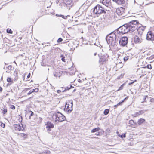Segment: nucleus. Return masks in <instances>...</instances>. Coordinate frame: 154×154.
<instances>
[{
  "label": "nucleus",
  "instance_id": "obj_1",
  "mask_svg": "<svg viewBox=\"0 0 154 154\" xmlns=\"http://www.w3.org/2000/svg\"><path fill=\"white\" fill-rule=\"evenodd\" d=\"M138 23V22L135 20L130 21L118 28L117 30V33L122 34H124L128 32L131 33L137 29L138 34L139 36H141L145 29V28L143 26L138 27L137 25Z\"/></svg>",
  "mask_w": 154,
  "mask_h": 154
},
{
  "label": "nucleus",
  "instance_id": "obj_2",
  "mask_svg": "<svg viewBox=\"0 0 154 154\" xmlns=\"http://www.w3.org/2000/svg\"><path fill=\"white\" fill-rule=\"evenodd\" d=\"M106 11H107V10L105 9L104 7H102L99 5H97L94 7L93 10V12L94 14L97 15V16H98L99 15L102 14H106Z\"/></svg>",
  "mask_w": 154,
  "mask_h": 154
},
{
  "label": "nucleus",
  "instance_id": "obj_3",
  "mask_svg": "<svg viewBox=\"0 0 154 154\" xmlns=\"http://www.w3.org/2000/svg\"><path fill=\"white\" fill-rule=\"evenodd\" d=\"M111 35H112V37L110 36H107L106 37V39L108 44L112 45H114L116 41H117V35L115 33L112 32Z\"/></svg>",
  "mask_w": 154,
  "mask_h": 154
},
{
  "label": "nucleus",
  "instance_id": "obj_4",
  "mask_svg": "<svg viewBox=\"0 0 154 154\" xmlns=\"http://www.w3.org/2000/svg\"><path fill=\"white\" fill-rule=\"evenodd\" d=\"M53 117L55 119L56 121H57L59 122L63 121L66 119L65 116L60 112H57L55 115H54Z\"/></svg>",
  "mask_w": 154,
  "mask_h": 154
},
{
  "label": "nucleus",
  "instance_id": "obj_5",
  "mask_svg": "<svg viewBox=\"0 0 154 154\" xmlns=\"http://www.w3.org/2000/svg\"><path fill=\"white\" fill-rule=\"evenodd\" d=\"M73 102L72 100H69L66 102L65 107L66 111L70 112L72 110Z\"/></svg>",
  "mask_w": 154,
  "mask_h": 154
},
{
  "label": "nucleus",
  "instance_id": "obj_6",
  "mask_svg": "<svg viewBox=\"0 0 154 154\" xmlns=\"http://www.w3.org/2000/svg\"><path fill=\"white\" fill-rule=\"evenodd\" d=\"M128 38L126 37H123L119 41L120 45L122 46H124L127 44Z\"/></svg>",
  "mask_w": 154,
  "mask_h": 154
},
{
  "label": "nucleus",
  "instance_id": "obj_7",
  "mask_svg": "<svg viewBox=\"0 0 154 154\" xmlns=\"http://www.w3.org/2000/svg\"><path fill=\"white\" fill-rule=\"evenodd\" d=\"M153 33H152L150 31L148 32L146 34V39L148 40L152 41L153 42H154L153 40Z\"/></svg>",
  "mask_w": 154,
  "mask_h": 154
},
{
  "label": "nucleus",
  "instance_id": "obj_8",
  "mask_svg": "<svg viewBox=\"0 0 154 154\" xmlns=\"http://www.w3.org/2000/svg\"><path fill=\"white\" fill-rule=\"evenodd\" d=\"M124 8H117L116 10V14L119 16H121L124 14Z\"/></svg>",
  "mask_w": 154,
  "mask_h": 154
},
{
  "label": "nucleus",
  "instance_id": "obj_9",
  "mask_svg": "<svg viewBox=\"0 0 154 154\" xmlns=\"http://www.w3.org/2000/svg\"><path fill=\"white\" fill-rule=\"evenodd\" d=\"M13 128L16 131L23 130L24 129L23 127L21 128L20 125L17 124L14 125L13 126Z\"/></svg>",
  "mask_w": 154,
  "mask_h": 154
},
{
  "label": "nucleus",
  "instance_id": "obj_10",
  "mask_svg": "<svg viewBox=\"0 0 154 154\" xmlns=\"http://www.w3.org/2000/svg\"><path fill=\"white\" fill-rule=\"evenodd\" d=\"M134 40L135 43H140L142 42L141 36H138L137 35H135L134 36Z\"/></svg>",
  "mask_w": 154,
  "mask_h": 154
},
{
  "label": "nucleus",
  "instance_id": "obj_11",
  "mask_svg": "<svg viewBox=\"0 0 154 154\" xmlns=\"http://www.w3.org/2000/svg\"><path fill=\"white\" fill-rule=\"evenodd\" d=\"M54 127V125L50 122H48L46 124V128L47 131H51L50 128H53Z\"/></svg>",
  "mask_w": 154,
  "mask_h": 154
},
{
  "label": "nucleus",
  "instance_id": "obj_12",
  "mask_svg": "<svg viewBox=\"0 0 154 154\" xmlns=\"http://www.w3.org/2000/svg\"><path fill=\"white\" fill-rule=\"evenodd\" d=\"M102 3L106 7H109L111 5V2L109 0H103Z\"/></svg>",
  "mask_w": 154,
  "mask_h": 154
},
{
  "label": "nucleus",
  "instance_id": "obj_13",
  "mask_svg": "<svg viewBox=\"0 0 154 154\" xmlns=\"http://www.w3.org/2000/svg\"><path fill=\"white\" fill-rule=\"evenodd\" d=\"M114 2L119 5H121L125 3V0H112Z\"/></svg>",
  "mask_w": 154,
  "mask_h": 154
},
{
  "label": "nucleus",
  "instance_id": "obj_14",
  "mask_svg": "<svg viewBox=\"0 0 154 154\" xmlns=\"http://www.w3.org/2000/svg\"><path fill=\"white\" fill-rule=\"evenodd\" d=\"M144 113V112L143 110H140L138 112H137L135 113L134 114V116L135 117H137L139 115H141Z\"/></svg>",
  "mask_w": 154,
  "mask_h": 154
},
{
  "label": "nucleus",
  "instance_id": "obj_15",
  "mask_svg": "<svg viewBox=\"0 0 154 154\" xmlns=\"http://www.w3.org/2000/svg\"><path fill=\"white\" fill-rule=\"evenodd\" d=\"M145 121L144 119L143 118H140L137 121V123L138 125H140L143 123Z\"/></svg>",
  "mask_w": 154,
  "mask_h": 154
},
{
  "label": "nucleus",
  "instance_id": "obj_16",
  "mask_svg": "<svg viewBox=\"0 0 154 154\" xmlns=\"http://www.w3.org/2000/svg\"><path fill=\"white\" fill-rule=\"evenodd\" d=\"M64 2L66 5H71L72 4V0H64Z\"/></svg>",
  "mask_w": 154,
  "mask_h": 154
},
{
  "label": "nucleus",
  "instance_id": "obj_17",
  "mask_svg": "<svg viewBox=\"0 0 154 154\" xmlns=\"http://www.w3.org/2000/svg\"><path fill=\"white\" fill-rule=\"evenodd\" d=\"M61 74L59 72H54V75L56 77H60L61 76Z\"/></svg>",
  "mask_w": 154,
  "mask_h": 154
},
{
  "label": "nucleus",
  "instance_id": "obj_18",
  "mask_svg": "<svg viewBox=\"0 0 154 154\" xmlns=\"http://www.w3.org/2000/svg\"><path fill=\"white\" fill-rule=\"evenodd\" d=\"M148 98V97L147 95L143 96L142 98V99L143 100L141 102V103H143L144 102H146V100L147 98Z\"/></svg>",
  "mask_w": 154,
  "mask_h": 154
},
{
  "label": "nucleus",
  "instance_id": "obj_19",
  "mask_svg": "<svg viewBox=\"0 0 154 154\" xmlns=\"http://www.w3.org/2000/svg\"><path fill=\"white\" fill-rule=\"evenodd\" d=\"M123 64L122 62H119L116 64V67L119 68H121L122 67Z\"/></svg>",
  "mask_w": 154,
  "mask_h": 154
},
{
  "label": "nucleus",
  "instance_id": "obj_20",
  "mask_svg": "<svg viewBox=\"0 0 154 154\" xmlns=\"http://www.w3.org/2000/svg\"><path fill=\"white\" fill-rule=\"evenodd\" d=\"M100 130V128L99 127H97L96 128H94L91 131V133H94L96 132L97 131H98L99 130Z\"/></svg>",
  "mask_w": 154,
  "mask_h": 154
},
{
  "label": "nucleus",
  "instance_id": "obj_21",
  "mask_svg": "<svg viewBox=\"0 0 154 154\" xmlns=\"http://www.w3.org/2000/svg\"><path fill=\"white\" fill-rule=\"evenodd\" d=\"M7 81L8 82L11 83L10 85H11L13 83V80H12L11 78L10 77L8 78L7 79Z\"/></svg>",
  "mask_w": 154,
  "mask_h": 154
},
{
  "label": "nucleus",
  "instance_id": "obj_22",
  "mask_svg": "<svg viewBox=\"0 0 154 154\" xmlns=\"http://www.w3.org/2000/svg\"><path fill=\"white\" fill-rule=\"evenodd\" d=\"M19 135L20 137H23L24 139H25L27 137L26 134H25L20 133Z\"/></svg>",
  "mask_w": 154,
  "mask_h": 154
},
{
  "label": "nucleus",
  "instance_id": "obj_23",
  "mask_svg": "<svg viewBox=\"0 0 154 154\" xmlns=\"http://www.w3.org/2000/svg\"><path fill=\"white\" fill-rule=\"evenodd\" d=\"M28 113L30 114V115L29 116V119H31V116H33V115L34 114V113L33 112H32V111H29L28 112Z\"/></svg>",
  "mask_w": 154,
  "mask_h": 154
},
{
  "label": "nucleus",
  "instance_id": "obj_24",
  "mask_svg": "<svg viewBox=\"0 0 154 154\" xmlns=\"http://www.w3.org/2000/svg\"><path fill=\"white\" fill-rule=\"evenodd\" d=\"M109 109H106L105 110L104 112V114L105 115H107L109 112Z\"/></svg>",
  "mask_w": 154,
  "mask_h": 154
},
{
  "label": "nucleus",
  "instance_id": "obj_25",
  "mask_svg": "<svg viewBox=\"0 0 154 154\" xmlns=\"http://www.w3.org/2000/svg\"><path fill=\"white\" fill-rule=\"evenodd\" d=\"M129 123L132 125H135L136 123L134 122V121L133 120H130L129 121Z\"/></svg>",
  "mask_w": 154,
  "mask_h": 154
},
{
  "label": "nucleus",
  "instance_id": "obj_26",
  "mask_svg": "<svg viewBox=\"0 0 154 154\" xmlns=\"http://www.w3.org/2000/svg\"><path fill=\"white\" fill-rule=\"evenodd\" d=\"M56 16H58V17H61L62 18L64 19H66L67 18V16H64V15H58V14H56Z\"/></svg>",
  "mask_w": 154,
  "mask_h": 154
},
{
  "label": "nucleus",
  "instance_id": "obj_27",
  "mask_svg": "<svg viewBox=\"0 0 154 154\" xmlns=\"http://www.w3.org/2000/svg\"><path fill=\"white\" fill-rule=\"evenodd\" d=\"M60 57H62L61 60L62 61L64 62H66L65 59V57L63 55H62L60 56Z\"/></svg>",
  "mask_w": 154,
  "mask_h": 154
},
{
  "label": "nucleus",
  "instance_id": "obj_28",
  "mask_svg": "<svg viewBox=\"0 0 154 154\" xmlns=\"http://www.w3.org/2000/svg\"><path fill=\"white\" fill-rule=\"evenodd\" d=\"M7 32L8 33L12 34L13 32L10 29H7Z\"/></svg>",
  "mask_w": 154,
  "mask_h": 154
},
{
  "label": "nucleus",
  "instance_id": "obj_29",
  "mask_svg": "<svg viewBox=\"0 0 154 154\" xmlns=\"http://www.w3.org/2000/svg\"><path fill=\"white\" fill-rule=\"evenodd\" d=\"M7 112V109H4L2 110V112L3 114H6Z\"/></svg>",
  "mask_w": 154,
  "mask_h": 154
},
{
  "label": "nucleus",
  "instance_id": "obj_30",
  "mask_svg": "<svg viewBox=\"0 0 154 154\" xmlns=\"http://www.w3.org/2000/svg\"><path fill=\"white\" fill-rule=\"evenodd\" d=\"M128 56H126V57H122V58H123V60H124V62H126L127 61V60H128Z\"/></svg>",
  "mask_w": 154,
  "mask_h": 154
},
{
  "label": "nucleus",
  "instance_id": "obj_31",
  "mask_svg": "<svg viewBox=\"0 0 154 154\" xmlns=\"http://www.w3.org/2000/svg\"><path fill=\"white\" fill-rule=\"evenodd\" d=\"M43 154H51V152L49 151H46L43 152Z\"/></svg>",
  "mask_w": 154,
  "mask_h": 154
},
{
  "label": "nucleus",
  "instance_id": "obj_32",
  "mask_svg": "<svg viewBox=\"0 0 154 154\" xmlns=\"http://www.w3.org/2000/svg\"><path fill=\"white\" fill-rule=\"evenodd\" d=\"M124 84L122 85L119 88L118 91L122 89L123 88V86Z\"/></svg>",
  "mask_w": 154,
  "mask_h": 154
},
{
  "label": "nucleus",
  "instance_id": "obj_33",
  "mask_svg": "<svg viewBox=\"0 0 154 154\" xmlns=\"http://www.w3.org/2000/svg\"><path fill=\"white\" fill-rule=\"evenodd\" d=\"M10 108L12 109H15V107L14 105H11L10 107Z\"/></svg>",
  "mask_w": 154,
  "mask_h": 154
},
{
  "label": "nucleus",
  "instance_id": "obj_34",
  "mask_svg": "<svg viewBox=\"0 0 154 154\" xmlns=\"http://www.w3.org/2000/svg\"><path fill=\"white\" fill-rule=\"evenodd\" d=\"M120 136L121 138L125 137H126L125 134H123Z\"/></svg>",
  "mask_w": 154,
  "mask_h": 154
},
{
  "label": "nucleus",
  "instance_id": "obj_35",
  "mask_svg": "<svg viewBox=\"0 0 154 154\" xmlns=\"http://www.w3.org/2000/svg\"><path fill=\"white\" fill-rule=\"evenodd\" d=\"M147 68L150 69H151L152 68V67L151 64L147 65Z\"/></svg>",
  "mask_w": 154,
  "mask_h": 154
},
{
  "label": "nucleus",
  "instance_id": "obj_36",
  "mask_svg": "<svg viewBox=\"0 0 154 154\" xmlns=\"http://www.w3.org/2000/svg\"><path fill=\"white\" fill-rule=\"evenodd\" d=\"M124 100H122L121 102H119L117 104L118 105V106L121 105L122 103H123L124 102Z\"/></svg>",
  "mask_w": 154,
  "mask_h": 154
},
{
  "label": "nucleus",
  "instance_id": "obj_37",
  "mask_svg": "<svg viewBox=\"0 0 154 154\" xmlns=\"http://www.w3.org/2000/svg\"><path fill=\"white\" fill-rule=\"evenodd\" d=\"M136 80H134V81H133V82H132L129 83H128V85H132V84H133V83H134V82H136Z\"/></svg>",
  "mask_w": 154,
  "mask_h": 154
},
{
  "label": "nucleus",
  "instance_id": "obj_38",
  "mask_svg": "<svg viewBox=\"0 0 154 154\" xmlns=\"http://www.w3.org/2000/svg\"><path fill=\"white\" fill-rule=\"evenodd\" d=\"M151 98L150 100V102L151 103H154V98Z\"/></svg>",
  "mask_w": 154,
  "mask_h": 154
},
{
  "label": "nucleus",
  "instance_id": "obj_39",
  "mask_svg": "<svg viewBox=\"0 0 154 154\" xmlns=\"http://www.w3.org/2000/svg\"><path fill=\"white\" fill-rule=\"evenodd\" d=\"M62 39L61 38H59L57 40V42H60L62 41Z\"/></svg>",
  "mask_w": 154,
  "mask_h": 154
},
{
  "label": "nucleus",
  "instance_id": "obj_40",
  "mask_svg": "<svg viewBox=\"0 0 154 154\" xmlns=\"http://www.w3.org/2000/svg\"><path fill=\"white\" fill-rule=\"evenodd\" d=\"M12 68V66L9 65L8 66V69L9 70H10L11 69V68Z\"/></svg>",
  "mask_w": 154,
  "mask_h": 154
},
{
  "label": "nucleus",
  "instance_id": "obj_41",
  "mask_svg": "<svg viewBox=\"0 0 154 154\" xmlns=\"http://www.w3.org/2000/svg\"><path fill=\"white\" fill-rule=\"evenodd\" d=\"M32 93L31 92V90L27 93V95H30L31 94H32Z\"/></svg>",
  "mask_w": 154,
  "mask_h": 154
},
{
  "label": "nucleus",
  "instance_id": "obj_42",
  "mask_svg": "<svg viewBox=\"0 0 154 154\" xmlns=\"http://www.w3.org/2000/svg\"><path fill=\"white\" fill-rule=\"evenodd\" d=\"M38 89L37 88H36L35 89V92H37L38 91Z\"/></svg>",
  "mask_w": 154,
  "mask_h": 154
},
{
  "label": "nucleus",
  "instance_id": "obj_43",
  "mask_svg": "<svg viewBox=\"0 0 154 154\" xmlns=\"http://www.w3.org/2000/svg\"><path fill=\"white\" fill-rule=\"evenodd\" d=\"M118 106V105L117 104L116 105H114V109H116L117 108Z\"/></svg>",
  "mask_w": 154,
  "mask_h": 154
},
{
  "label": "nucleus",
  "instance_id": "obj_44",
  "mask_svg": "<svg viewBox=\"0 0 154 154\" xmlns=\"http://www.w3.org/2000/svg\"><path fill=\"white\" fill-rule=\"evenodd\" d=\"M41 65L42 66H46V65L45 64H44V63H41Z\"/></svg>",
  "mask_w": 154,
  "mask_h": 154
},
{
  "label": "nucleus",
  "instance_id": "obj_45",
  "mask_svg": "<svg viewBox=\"0 0 154 154\" xmlns=\"http://www.w3.org/2000/svg\"><path fill=\"white\" fill-rule=\"evenodd\" d=\"M30 73H29L28 75L27 76V77L28 78H29L30 77Z\"/></svg>",
  "mask_w": 154,
  "mask_h": 154
},
{
  "label": "nucleus",
  "instance_id": "obj_46",
  "mask_svg": "<svg viewBox=\"0 0 154 154\" xmlns=\"http://www.w3.org/2000/svg\"><path fill=\"white\" fill-rule=\"evenodd\" d=\"M31 91L32 92V93L34 92H35V89H33L32 90H31Z\"/></svg>",
  "mask_w": 154,
  "mask_h": 154
},
{
  "label": "nucleus",
  "instance_id": "obj_47",
  "mask_svg": "<svg viewBox=\"0 0 154 154\" xmlns=\"http://www.w3.org/2000/svg\"><path fill=\"white\" fill-rule=\"evenodd\" d=\"M17 78H14V81H17Z\"/></svg>",
  "mask_w": 154,
  "mask_h": 154
},
{
  "label": "nucleus",
  "instance_id": "obj_48",
  "mask_svg": "<svg viewBox=\"0 0 154 154\" xmlns=\"http://www.w3.org/2000/svg\"><path fill=\"white\" fill-rule=\"evenodd\" d=\"M2 87H0V91H1V92L2 91Z\"/></svg>",
  "mask_w": 154,
  "mask_h": 154
},
{
  "label": "nucleus",
  "instance_id": "obj_49",
  "mask_svg": "<svg viewBox=\"0 0 154 154\" xmlns=\"http://www.w3.org/2000/svg\"><path fill=\"white\" fill-rule=\"evenodd\" d=\"M98 134H96L95 135L97 136L99 135L100 134V132H98Z\"/></svg>",
  "mask_w": 154,
  "mask_h": 154
},
{
  "label": "nucleus",
  "instance_id": "obj_50",
  "mask_svg": "<svg viewBox=\"0 0 154 154\" xmlns=\"http://www.w3.org/2000/svg\"><path fill=\"white\" fill-rule=\"evenodd\" d=\"M60 92H61V91H60V90H58L57 91V93H60Z\"/></svg>",
  "mask_w": 154,
  "mask_h": 154
},
{
  "label": "nucleus",
  "instance_id": "obj_51",
  "mask_svg": "<svg viewBox=\"0 0 154 154\" xmlns=\"http://www.w3.org/2000/svg\"><path fill=\"white\" fill-rule=\"evenodd\" d=\"M112 33H110V34H109V35H108V36H111V37H112V35H111V34Z\"/></svg>",
  "mask_w": 154,
  "mask_h": 154
},
{
  "label": "nucleus",
  "instance_id": "obj_52",
  "mask_svg": "<svg viewBox=\"0 0 154 154\" xmlns=\"http://www.w3.org/2000/svg\"><path fill=\"white\" fill-rule=\"evenodd\" d=\"M27 88V89H28V90H30L31 89V88Z\"/></svg>",
  "mask_w": 154,
  "mask_h": 154
},
{
  "label": "nucleus",
  "instance_id": "obj_53",
  "mask_svg": "<svg viewBox=\"0 0 154 154\" xmlns=\"http://www.w3.org/2000/svg\"><path fill=\"white\" fill-rule=\"evenodd\" d=\"M25 91H28V89H27V88H25Z\"/></svg>",
  "mask_w": 154,
  "mask_h": 154
},
{
  "label": "nucleus",
  "instance_id": "obj_54",
  "mask_svg": "<svg viewBox=\"0 0 154 154\" xmlns=\"http://www.w3.org/2000/svg\"><path fill=\"white\" fill-rule=\"evenodd\" d=\"M72 87V85H70V88H69L68 89H69V88H71V87Z\"/></svg>",
  "mask_w": 154,
  "mask_h": 154
},
{
  "label": "nucleus",
  "instance_id": "obj_55",
  "mask_svg": "<svg viewBox=\"0 0 154 154\" xmlns=\"http://www.w3.org/2000/svg\"><path fill=\"white\" fill-rule=\"evenodd\" d=\"M96 55V53H94V56H95Z\"/></svg>",
  "mask_w": 154,
  "mask_h": 154
},
{
  "label": "nucleus",
  "instance_id": "obj_56",
  "mask_svg": "<svg viewBox=\"0 0 154 154\" xmlns=\"http://www.w3.org/2000/svg\"><path fill=\"white\" fill-rule=\"evenodd\" d=\"M152 147L153 148H154V145H153V146H152Z\"/></svg>",
  "mask_w": 154,
  "mask_h": 154
},
{
  "label": "nucleus",
  "instance_id": "obj_57",
  "mask_svg": "<svg viewBox=\"0 0 154 154\" xmlns=\"http://www.w3.org/2000/svg\"><path fill=\"white\" fill-rule=\"evenodd\" d=\"M3 124V125H4V127H4L5 126V124Z\"/></svg>",
  "mask_w": 154,
  "mask_h": 154
},
{
  "label": "nucleus",
  "instance_id": "obj_58",
  "mask_svg": "<svg viewBox=\"0 0 154 154\" xmlns=\"http://www.w3.org/2000/svg\"><path fill=\"white\" fill-rule=\"evenodd\" d=\"M127 99V98H126V97L125 98V99H124V100H125V99Z\"/></svg>",
  "mask_w": 154,
  "mask_h": 154
},
{
  "label": "nucleus",
  "instance_id": "obj_59",
  "mask_svg": "<svg viewBox=\"0 0 154 154\" xmlns=\"http://www.w3.org/2000/svg\"><path fill=\"white\" fill-rule=\"evenodd\" d=\"M134 2H135V0H134Z\"/></svg>",
  "mask_w": 154,
  "mask_h": 154
}]
</instances>
